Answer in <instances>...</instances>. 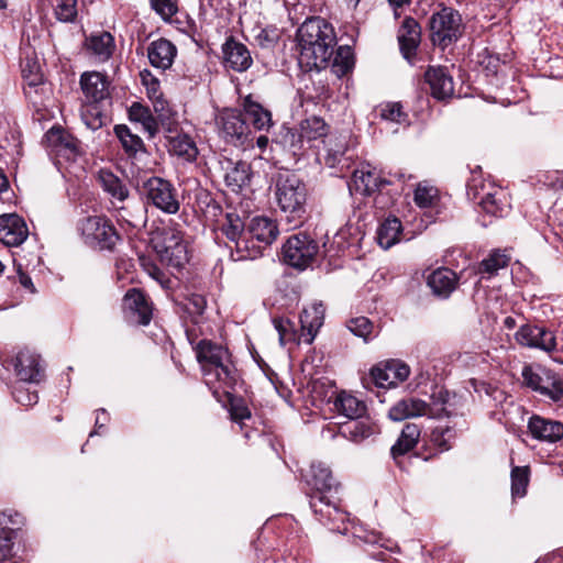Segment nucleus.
Segmentation results:
<instances>
[{"instance_id":"nucleus-1","label":"nucleus","mask_w":563,"mask_h":563,"mask_svg":"<svg viewBox=\"0 0 563 563\" xmlns=\"http://www.w3.org/2000/svg\"><path fill=\"white\" fill-rule=\"evenodd\" d=\"M299 64L308 70L328 67L336 44L333 26L320 16L307 19L297 31Z\"/></svg>"},{"instance_id":"nucleus-2","label":"nucleus","mask_w":563,"mask_h":563,"mask_svg":"<svg viewBox=\"0 0 563 563\" xmlns=\"http://www.w3.org/2000/svg\"><path fill=\"white\" fill-rule=\"evenodd\" d=\"M195 352L206 384L213 389V395L217 398L220 393L228 395V389L233 388L236 382L229 351L210 340H201L195 346Z\"/></svg>"},{"instance_id":"nucleus-3","label":"nucleus","mask_w":563,"mask_h":563,"mask_svg":"<svg viewBox=\"0 0 563 563\" xmlns=\"http://www.w3.org/2000/svg\"><path fill=\"white\" fill-rule=\"evenodd\" d=\"M274 197L279 209L294 219H301L306 211L307 188L298 175L289 170L278 173L273 179Z\"/></svg>"},{"instance_id":"nucleus-4","label":"nucleus","mask_w":563,"mask_h":563,"mask_svg":"<svg viewBox=\"0 0 563 563\" xmlns=\"http://www.w3.org/2000/svg\"><path fill=\"white\" fill-rule=\"evenodd\" d=\"M151 243L159 261L169 267L180 269L189 261L184 234L175 225H168L157 231Z\"/></svg>"},{"instance_id":"nucleus-5","label":"nucleus","mask_w":563,"mask_h":563,"mask_svg":"<svg viewBox=\"0 0 563 563\" xmlns=\"http://www.w3.org/2000/svg\"><path fill=\"white\" fill-rule=\"evenodd\" d=\"M144 203L166 214H176L180 208L178 190L174 184L159 176H151L137 185Z\"/></svg>"},{"instance_id":"nucleus-6","label":"nucleus","mask_w":563,"mask_h":563,"mask_svg":"<svg viewBox=\"0 0 563 563\" xmlns=\"http://www.w3.org/2000/svg\"><path fill=\"white\" fill-rule=\"evenodd\" d=\"M77 228L85 244L95 250L113 251L121 240L111 220L104 216L84 218Z\"/></svg>"},{"instance_id":"nucleus-7","label":"nucleus","mask_w":563,"mask_h":563,"mask_svg":"<svg viewBox=\"0 0 563 563\" xmlns=\"http://www.w3.org/2000/svg\"><path fill=\"white\" fill-rule=\"evenodd\" d=\"M522 384L552 402L563 401V379L554 371L541 365H526L521 372Z\"/></svg>"},{"instance_id":"nucleus-8","label":"nucleus","mask_w":563,"mask_h":563,"mask_svg":"<svg viewBox=\"0 0 563 563\" xmlns=\"http://www.w3.org/2000/svg\"><path fill=\"white\" fill-rule=\"evenodd\" d=\"M430 38L433 45L444 49L456 42L463 33L461 14L450 7L433 12L428 22Z\"/></svg>"},{"instance_id":"nucleus-9","label":"nucleus","mask_w":563,"mask_h":563,"mask_svg":"<svg viewBox=\"0 0 563 563\" xmlns=\"http://www.w3.org/2000/svg\"><path fill=\"white\" fill-rule=\"evenodd\" d=\"M318 243L307 234H294L283 245L284 262L297 269L307 268L316 258Z\"/></svg>"},{"instance_id":"nucleus-10","label":"nucleus","mask_w":563,"mask_h":563,"mask_svg":"<svg viewBox=\"0 0 563 563\" xmlns=\"http://www.w3.org/2000/svg\"><path fill=\"white\" fill-rule=\"evenodd\" d=\"M329 493H311L309 505L316 518L331 531H340L341 525L346 521V514L340 509Z\"/></svg>"},{"instance_id":"nucleus-11","label":"nucleus","mask_w":563,"mask_h":563,"mask_svg":"<svg viewBox=\"0 0 563 563\" xmlns=\"http://www.w3.org/2000/svg\"><path fill=\"white\" fill-rule=\"evenodd\" d=\"M220 135L227 143L243 146L251 134L243 114L238 109H224L217 119Z\"/></svg>"},{"instance_id":"nucleus-12","label":"nucleus","mask_w":563,"mask_h":563,"mask_svg":"<svg viewBox=\"0 0 563 563\" xmlns=\"http://www.w3.org/2000/svg\"><path fill=\"white\" fill-rule=\"evenodd\" d=\"M158 120L168 133L166 139L168 140L169 152L187 161L196 159L198 154L196 144L189 135L178 133L175 114H168V117L158 114Z\"/></svg>"},{"instance_id":"nucleus-13","label":"nucleus","mask_w":563,"mask_h":563,"mask_svg":"<svg viewBox=\"0 0 563 563\" xmlns=\"http://www.w3.org/2000/svg\"><path fill=\"white\" fill-rule=\"evenodd\" d=\"M518 344L526 347L539 349L545 352L556 350V340L552 331L544 327L525 323L515 333Z\"/></svg>"},{"instance_id":"nucleus-14","label":"nucleus","mask_w":563,"mask_h":563,"mask_svg":"<svg viewBox=\"0 0 563 563\" xmlns=\"http://www.w3.org/2000/svg\"><path fill=\"white\" fill-rule=\"evenodd\" d=\"M123 308L128 321L135 325L150 324L153 309L143 291L131 288L123 298Z\"/></svg>"},{"instance_id":"nucleus-15","label":"nucleus","mask_w":563,"mask_h":563,"mask_svg":"<svg viewBox=\"0 0 563 563\" xmlns=\"http://www.w3.org/2000/svg\"><path fill=\"white\" fill-rule=\"evenodd\" d=\"M222 63L225 68L232 69L238 73L247 70L252 63V56L243 43L235 40L233 36L227 37L222 44Z\"/></svg>"},{"instance_id":"nucleus-16","label":"nucleus","mask_w":563,"mask_h":563,"mask_svg":"<svg viewBox=\"0 0 563 563\" xmlns=\"http://www.w3.org/2000/svg\"><path fill=\"white\" fill-rule=\"evenodd\" d=\"M410 374L409 366L400 361H389L383 366H375L371 371V376L378 387H394L405 382Z\"/></svg>"},{"instance_id":"nucleus-17","label":"nucleus","mask_w":563,"mask_h":563,"mask_svg":"<svg viewBox=\"0 0 563 563\" xmlns=\"http://www.w3.org/2000/svg\"><path fill=\"white\" fill-rule=\"evenodd\" d=\"M424 80L430 87L431 96L437 100H446L453 96L454 84L448 69L442 66H429Z\"/></svg>"},{"instance_id":"nucleus-18","label":"nucleus","mask_w":563,"mask_h":563,"mask_svg":"<svg viewBox=\"0 0 563 563\" xmlns=\"http://www.w3.org/2000/svg\"><path fill=\"white\" fill-rule=\"evenodd\" d=\"M27 234V227L21 217L14 213L0 216V242L7 246H19Z\"/></svg>"},{"instance_id":"nucleus-19","label":"nucleus","mask_w":563,"mask_h":563,"mask_svg":"<svg viewBox=\"0 0 563 563\" xmlns=\"http://www.w3.org/2000/svg\"><path fill=\"white\" fill-rule=\"evenodd\" d=\"M484 185L481 186V189L478 188L476 178L467 183V195L473 199H478V205L486 213L494 217H503L507 205L498 197L501 195V191H484Z\"/></svg>"},{"instance_id":"nucleus-20","label":"nucleus","mask_w":563,"mask_h":563,"mask_svg":"<svg viewBox=\"0 0 563 563\" xmlns=\"http://www.w3.org/2000/svg\"><path fill=\"white\" fill-rule=\"evenodd\" d=\"M528 430L533 439L555 443L563 438V423L538 415L529 418Z\"/></svg>"},{"instance_id":"nucleus-21","label":"nucleus","mask_w":563,"mask_h":563,"mask_svg":"<svg viewBox=\"0 0 563 563\" xmlns=\"http://www.w3.org/2000/svg\"><path fill=\"white\" fill-rule=\"evenodd\" d=\"M439 415V410L429 408L427 401L416 397L405 398L396 402L388 412V417L394 421H401L412 417Z\"/></svg>"},{"instance_id":"nucleus-22","label":"nucleus","mask_w":563,"mask_h":563,"mask_svg":"<svg viewBox=\"0 0 563 563\" xmlns=\"http://www.w3.org/2000/svg\"><path fill=\"white\" fill-rule=\"evenodd\" d=\"M16 376L24 382L37 383L43 376L40 355L24 349L21 350L14 362Z\"/></svg>"},{"instance_id":"nucleus-23","label":"nucleus","mask_w":563,"mask_h":563,"mask_svg":"<svg viewBox=\"0 0 563 563\" xmlns=\"http://www.w3.org/2000/svg\"><path fill=\"white\" fill-rule=\"evenodd\" d=\"M225 170L224 181L232 191L238 192L246 186H250L252 179L251 164L245 161L233 162L225 158L222 163Z\"/></svg>"},{"instance_id":"nucleus-24","label":"nucleus","mask_w":563,"mask_h":563,"mask_svg":"<svg viewBox=\"0 0 563 563\" xmlns=\"http://www.w3.org/2000/svg\"><path fill=\"white\" fill-rule=\"evenodd\" d=\"M421 27L419 23L410 16H407L398 31V42L400 51L407 60L416 56L420 43Z\"/></svg>"},{"instance_id":"nucleus-25","label":"nucleus","mask_w":563,"mask_h":563,"mask_svg":"<svg viewBox=\"0 0 563 563\" xmlns=\"http://www.w3.org/2000/svg\"><path fill=\"white\" fill-rule=\"evenodd\" d=\"M80 86L90 103H99L109 98V81L101 73H84L80 77Z\"/></svg>"},{"instance_id":"nucleus-26","label":"nucleus","mask_w":563,"mask_h":563,"mask_svg":"<svg viewBox=\"0 0 563 563\" xmlns=\"http://www.w3.org/2000/svg\"><path fill=\"white\" fill-rule=\"evenodd\" d=\"M457 284L456 273L448 267H439L427 277V285L433 295L440 298H449L456 289Z\"/></svg>"},{"instance_id":"nucleus-27","label":"nucleus","mask_w":563,"mask_h":563,"mask_svg":"<svg viewBox=\"0 0 563 563\" xmlns=\"http://www.w3.org/2000/svg\"><path fill=\"white\" fill-rule=\"evenodd\" d=\"M352 183L355 191L364 196H371L389 184L387 179L382 178L376 170L369 166L354 170Z\"/></svg>"},{"instance_id":"nucleus-28","label":"nucleus","mask_w":563,"mask_h":563,"mask_svg":"<svg viewBox=\"0 0 563 563\" xmlns=\"http://www.w3.org/2000/svg\"><path fill=\"white\" fill-rule=\"evenodd\" d=\"M176 46L166 38L153 41L147 47V57L155 68L167 69L172 66L176 56Z\"/></svg>"},{"instance_id":"nucleus-29","label":"nucleus","mask_w":563,"mask_h":563,"mask_svg":"<svg viewBox=\"0 0 563 563\" xmlns=\"http://www.w3.org/2000/svg\"><path fill=\"white\" fill-rule=\"evenodd\" d=\"M246 230H249L250 236H254L265 249L271 245L279 234L277 223L267 217L253 218Z\"/></svg>"},{"instance_id":"nucleus-30","label":"nucleus","mask_w":563,"mask_h":563,"mask_svg":"<svg viewBox=\"0 0 563 563\" xmlns=\"http://www.w3.org/2000/svg\"><path fill=\"white\" fill-rule=\"evenodd\" d=\"M250 235L246 230L239 240L229 245L233 261L255 260L262 255L265 247Z\"/></svg>"},{"instance_id":"nucleus-31","label":"nucleus","mask_w":563,"mask_h":563,"mask_svg":"<svg viewBox=\"0 0 563 563\" xmlns=\"http://www.w3.org/2000/svg\"><path fill=\"white\" fill-rule=\"evenodd\" d=\"M45 142L57 154H76L78 141L62 126L51 128L44 135Z\"/></svg>"},{"instance_id":"nucleus-32","label":"nucleus","mask_w":563,"mask_h":563,"mask_svg":"<svg viewBox=\"0 0 563 563\" xmlns=\"http://www.w3.org/2000/svg\"><path fill=\"white\" fill-rule=\"evenodd\" d=\"M98 181L101 188L107 192L112 201L124 202L130 197V190L125 183L109 169H100Z\"/></svg>"},{"instance_id":"nucleus-33","label":"nucleus","mask_w":563,"mask_h":563,"mask_svg":"<svg viewBox=\"0 0 563 563\" xmlns=\"http://www.w3.org/2000/svg\"><path fill=\"white\" fill-rule=\"evenodd\" d=\"M280 146L294 161L302 154L305 137L300 130L283 126L274 141Z\"/></svg>"},{"instance_id":"nucleus-34","label":"nucleus","mask_w":563,"mask_h":563,"mask_svg":"<svg viewBox=\"0 0 563 563\" xmlns=\"http://www.w3.org/2000/svg\"><path fill=\"white\" fill-rule=\"evenodd\" d=\"M243 110L256 130H268L273 125L271 111L251 96L244 98Z\"/></svg>"},{"instance_id":"nucleus-35","label":"nucleus","mask_w":563,"mask_h":563,"mask_svg":"<svg viewBox=\"0 0 563 563\" xmlns=\"http://www.w3.org/2000/svg\"><path fill=\"white\" fill-rule=\"evenodd\" d=\"M309 485L312 487V493H331L335 489L338 484L332 475L331 470L323 463L311 464V479Z\"/></svg>"},{"instance_id":"nucleus-36","label":"nucleus","mask_w":563,"mask_h":563,"mask_svg":"<svg viewBox=\"0 0 563 563\" xmlns=\"http://www.w3.org/2000/svg\"><path fill=\"white\" fill-rule=\"evenodd\" d=\"M325 308L322 302H314L310 307L305 308L300 313V324L302 330H307L310 338L309 343L316 336L318 330L323 324Z\"/></svg>"},{"instance_id":"nucleus-37","label":"nucleus","mask_w":563,"mask_h":563,"mask_svg":"<svg viewBox=\"0 0 563 563\" xmlns=\"http://www.w3.org/2000/svg\"><path fill=\"white\" fill-rule=\"evenodd\" d=\"M334 407L338 412L351 420H357L366 412L365 402L345 391L338 395Z\"/></svg>"},{"instance_id":"nucleus-38","label":"nucleus","mask_w":563,"mask_h":563,"mask_svg":"<svg viewBox=\"0 0 563 563\" xmlns=\"http://www.w3.org/2000/svg\"><path fill=\"white\" fill-rule=\"evenodd\" d=\"M86 46L100 60H107L113 53L114 38L109 32L91 34L86 40Z\"/></svg>"},{"instance_id":"nucleus-39","label":"nucleus","mask_w":563,"mask_h":563,"mask_svg":"<svg viewBox=\"0 0 563 563\" xmlns=\"http://www.w3.org/2000/svg\"><path fill=\"white\" fill-rule=\"evenodd\" d=\"M129 119L141 123L150 137H154L158 132V122L152 114L148 107L140 102H133L129 108Z\"/></svg>"},{"instance_id":"nucleus-40","label":"nucleus","mask_w":563,"mask_h":563,"mask_svg":"<svg viewBox=\"0 0 563 563\" xmlns=\"http://www.w3.org/2000/svg\"><path fill=\"white\" fill-rule=\"evenodd\" d=\"M113 130L128 156H135L140 152H145L144 142L139 135L133 134L128 125L117 124Z\"/></svg>"},{"instance_id":"nucleus-41","label":"nucleus","mask_w":563,"mask_h":563,"mask_svg":"<svg viewBox=\"0 0 563 563\" xmlns=\"http://www.w3.org/2000/svg\"><path fill=\"white\" fill-rule=\"evenodd\" d=\"M10 516L0 514V562L10 560L13 556L15 529L9 527Z\"/></svg>"},{"instance_id":"nucleus-42","label":"nucleus","mask_w":563,"mask_h":563,"mask_svg":"<svg viewBox=\"0 0 563 563\" xmlns=\"http://www.w3.org/2000/svg\"><path fill=\"white\" fill-rule=\"evenodd\" d=\"M328 66H331L332 73L338 77L345 76L354 66L352 48L349 45L339 46Z\"/></svg>"},{"instance_id":"nucleus-43","label":"nucleus","mask_w":563,"mask_h":563,"mask_svg":"<svg viewBox=\"0 0 563 563\" xmlns=\"http://www.w3.org/2000/svg\"><path fill=\"white\" fill-rule=\"evenodd\" d=\"M400 233L401 222L397 218H387L377 230V242L387 250L398 241Z\"/></svg>"},{"instance_id":"nucleus-44","label":"nucleus","mask_w":563,"mask_h":563,"mask_svg":"<svg viewBox=\"0 0 563 563\" xmlns=\"http://www.w3.org/2000/svg\"><path fill=\"white\" fill-rule=\"evenodd\" d=\"M143 84L146 86L147 96L151 100L154 101L155 112L158 114H164L168 117V114H173L169 110H166L165 107L166 101L162 99V92L159 90V81L152 77L150 73L146 75L142 74Z\"/></svg>"},{"instance_id":"nucleus-45","label":"nucleus","mask_w":563,"mask_h":563,"mask_svg":"<svg viewBox=\"0 0 563 563\" xmlns=\"http://www.w3.org/2000/svg\"><path fill=\"white\" fill-rule=\"evenodd\" d=\"M346 327L355 336L362 338L364 342H368L377 335L374 323L363 316L351 318L347 320Z\"/></svg>"},{"instance_id":"nucleus-46","label":"nucleus","mask_w":563,"mask_h":563,"mask_svg":"<svg viewBox=\"0 0 563 563\" xmlns=\"http://www.w3.org/2000/svg\"><path fill=\"white\" fill-rule=\"evenodd\" d=\"M81 120L88 129L97 131L106 124L108 117L102 112L99 103H89L81 110Z\"/></svg>"},{"instance_id":"nucleus-47","label":"nucleus","mask_w":563,"mask_h":563,"mask_svg":"<svg viewBox=\"0 0 563 563\" xmlns=\"http://www.w3.org/2000/svg\"><path fill=\"white\" fill-rule=\"evenodd\" d=\"M510 257L499 250L493 251L488 257L479 263V273L487 274L488 276L495 275L499 269L508 266Z\"/></svg>"},{"instance_id":"nucleus-48","label":"nucleus","mask_w":563,"mask_h":563,"mask_svg":"<svg viewBox=\"0 0 563 563\" xmlns=\"http://www.w3.org/2000/svg\"><path fill=\"white\" fill-rule=\"evenodd\" d=\"M221 230L230 243L233 244L246 231V228L238 213L228 212L225 214V221L222 223Z\"/></svg>"},{"instance_id":"nucleus-49","label":"nucleus","mask_w":563,"mask_h":563,"mask_svg":"<svg viewBox=\"0 0 563 563\" xmlns=\"http://www.w3.org/2000/svg\"><path fill=\"white\" fill-rule=\"evenodd\" d=\"M327 124L319 117H310L300 124V132L305 140L312 141L327 135Z\"/></svg>"},{"instance_id":"nucleus-50","label":"nucleus","mask_w":563,"mask_h":563,"mask_svg":"<svg viewBox=\"0 0 563 563\" xmlns=\"http://www.w3.org/2000/svg\"><path fill=\"white\" fill-rule=\"evenodd\" d=\"M529 484V467L515 466L511 470V494L512 497H523Z\"/></svg>"},{"instance_id":"nucleus-51","label":"nucleus","mask_w":563,"mask_h":563,"mask_svg":"<svg viewBox=\"0 0 563 563\" xmlns=\"http://www.w3.org/2000/svg\"><path fill=\"white\" fill-rule=\"evenodd\" d=\"M22 75L29 86H38L43 82V74L38 63L30 57H26L22 64Z\"/></svg>"},{"instance_id":"nucleus-52","label":"nucleus","mask_w":563,"mask_h":563,"mask_svg":"<svg viewBox=\"0 0 563 563\" xmlns=\"http://www.w3.org/2000/svg\"><path fill=\"white\" fill-rule=\"evenodd\" d=\"M430 399L431 401L428 402L429 405V408H434V409H438L439 410V415H429V417L431 418H441V417H444V416H448V411L445 409V405L449 400V391L445 390L444 388L442 387H438L435 386L431 396H430Z\"/></svg>"},{"instance_id":"nucleus-53","label":"nucleus","mask_w":563,"mask_h":563,"mask_svg":"<svg viewBox=\"0 0 563 563\" xmlns=\"http://www.w3.org/2000/svg\"><path fill=\"white\" fill-rule=\"evenodd\" d=\"M55 15L60 22H73L77 16V0H58Z\"/></svg>"},{"instance_id":"nucleus-54","label":"nucleus","mask_w":563,"mask_h":563,"mask_svg":"<svg viewBox=\"0 0 563 563\" xmlns=\"http://www.w3.org/2000/svg\"><path fill=\"white\" fill-rule=\"evenodd\" d=\"M150 3L164 21H169L178 12V0H150Z\"/></svg>"},{"instance_id":"nucleus-55","label":"nucleus","mask_w":563,"mask_h":563,"mask_svg":"<svg viewBox=\"0 0 563 563\" xmlns=\"http://www.w3.org/2000/svg\"><path fill=\"white\" fill-rule=\"evenodd\" d=\"M273 324L278 332L279 343L284 346L295 340L294 323L287 318H275Z\"/></svg>"},{"instance_id":"nucleus-56","label":"nucleus","mask_w":563,"mask_h":563,"mask_svg":"<svg viewBox=\"0 0 563 563\" xmlns=\"http://www.w3.org/2000/svg\"><path fill=\"white\" fill-rule=\"evenodd\" d=\"M380 117L384 120L401 123L406 120L407 114L402 111L401 103L390 102L382 107Z\"/></svg>"},{"instance_id":"nucleus-57","label":"nucleus","mask_w":563,"mask_h":563,"mask_svg":"<svg viewBox=\"0 0 563 563\" xmlns=\"http://www.w3.org/2000/svg\"><path fill=\"white\" fill-rule=\"evenodd\" d=\"M350 433L354 441H360L372 435L374 433V428L369 423L357 419L354 420L350 428Z\"/></svg>"},{"instance_id":"nucleus-58","label":"nucleus","mask_w":563,"mask_h":563,"mask_svg":"<svg viewBox=\"0 0 563 563\" xmlns=\"http://www.w3.org/2000/svg\"><path fill=\"white\" fill-rule=\"evenodd\" d=\"M435 190L431 187L419 185L415 190V202L422 208L431 206Z\"/></svg>"},{"instance_id":"nucleus-59","label":"nucleus","mask_w":563,"mask_h":563,"mask_svg":"<svg viewBox=\"0 0 563 563\" xmlns=\"http://www.w3.org/2000/svg\"><path fill=\"white\" fill-rule=\"evenodd\" d=\"M187 310L190 313L201 316L207 307L206 298L200 294H191L187 298Z\"/></svg>"},{"instance_id":"nucleus-60","label":"nucleus","mask_w":563,"mask_h":563,"mask_svg":"<svg viewBox=\"0 0 563 563\" xmlns=\"http://www.w3.org/2000/svg\"><path fill=\"white\" fill-rule=\"evenodd\" d=\"M257 44L263 48H269L275 45L278 35L275 30L262 29L255 36Z\"/></svg>"},{"instance_id":"nucleus-61","label":"nucleus","mask_w":563,"mask_h":563,"mask_svg":"<svg viewBox=\"0 0 563 563\" xmlns=\"http://www.w3.org/2000/svg\"><path fill=\"white\" fill-rule=\"evenodd\" d=\"M452 437V430L449 427H438L432 432V440L443 450H449L448 440Z\"/></svg>"},{"instance_id":"nucleus-62","label":"nucleus","mask_w":563,"mask_h":563,"mask_svg":"<svg viewBox=\"0 0 563 563\" xmlns=\"http://www.w3.org/2000/svg\"><path fill=\"white\" fill-rule=\"evenodd\" d=\"M415 446L416 444L413 442L409 441V439H404V435L400 433L397 442L391 446L390 453L394 459H397L412 450Z\"/></svg>"},{"instance_id":"nucleus-63","label":"nucleus","mask_w":563,"mask_h":563,"mask_svg":"<svg viewBox=\"0 0 563 563\" xmlns=\"http://www.w3.org/2000/svg\"><path fill=\"white\" fill-rule=\"evenodd\" d=\"M345 154V147L343 144L339 145L338 148H329L324 158L325 165L334 168L336 167Z\"/></svg>"},{"instance_id":"nucleus-64","label":"nucleus","mask_w":563,"mask_h":563,"mask_svg":"<svg viewBox=\"0 0 563 563\" xmlns=\"http://www.w3.org/2000/svg\"><path fill=\"white\" fill-rule=\"evenodd\" d=\"M231 418L235 422L243 421L244 419L251 418V411L243 405H235L231 408Z\"/></svg>"}]
</instances>
